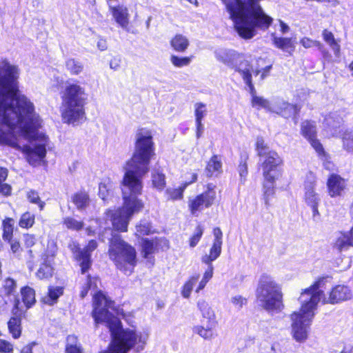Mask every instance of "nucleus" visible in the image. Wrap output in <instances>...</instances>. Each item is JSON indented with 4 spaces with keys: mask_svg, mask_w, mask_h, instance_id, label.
<instances>
[{
    "mask_svg": "<svg viewBox=\"0 0 353 353\" xmlns=\"http://www.w3.org/2000/svg\"><path fill=\"white\" fill-rule=\"evenodd\" d=\"M143 130L139 129L134 150L125 162V172L121 181L123 205L116 209L108 208L104 212L112 228L105 227L99 232L98 238L101 242L105 241L111 230L117 234L127 232L132 216L144 208V203L138 196L142 194L143 178L149 172L151 160L156 154L151 132L148 131L144 135Z\"/></svg>",
    "mask_w": 353,
    "mask_h": 353,
    "instance_id": "f257e3e1",
    "label": "nucleus"
},
{
    "mask_svg": "<svg viewBox=\"0 0 353 353\" xmlns=\"http://www.w3.org/2000/svg\"><path fill=\"white\" fill-rule=\"evenodd\" d=\"M1 125L10 131L0 132V145L21 152L30 164L46 157L48 137L39 132L42 119L35 112H0Z\"/></svg>",
    "mask_w": 353,
    "mask_h": 353,
    "instance_id": "f03ea898",
    "label": "nucleus"
},
{
    "mask_svg": "<svg viewBox=\"0 0 353 353\" xmlns=\"http://www.w3.org/2000/svg\"><path fill=\"white\" fill-rule=\"evenodd\" d=\"M114 301L107 296L101 290L97 291L92 297L91 316L94 325L105 323L110 333V341L106 349L98 353H128L139 345L143 350L145 343L142 335L130 328H123L121 320L109 312L114 310Z\"/></svg>",
    "mask_w": 353,
    "mask_h": 353,
    "instance_id": "7ed1b4c3",
    "label": "nucleus"
},
{
    "mask_svg": "<svg viewBox=\"0 0 353 353\" xmlns=\"http://www.w3.org/2000/svg\"><path fill=\"white\" fill-rule=\"evenodd\" d=\"M224 4L234 28L244 39H250L256 34V28L268 30L273 19L263 10L261 0H221Z\"/></svg>",
    "mask_w": 353,
    "mask_h": 353,
    "instance_id": "20e7f679",
    "label": "nucleus"
},
{
    "mask_svg": "<svg viewBox=\"0 0 353 353\" xmlns=\"http://www.w3.org/2000/svg\"><path fill=\"white\" fill-rule=\"evenodd\" d=\"M254 148L256 155L260 159L259 167L264 179L263 196L265 205L268 208L270 205V198L275 194L274 185L283 174L284 161L276 150L270 149L261 137H257Z\"/></svg>",
    "mask_w": 353,
    "mask_h": 353,
    "instance_id": "39448f33",
    "label": "nucleus"
},
{
    "mask_svg": "<svg viewBox=\"0 0 353 353\" xmlns=\"http://www.w3.org/2000/svg\"><path fill=\"white\" fill-rule=\"evenodd\" d=\"M18 78L15 66L0 65V110H34V104L21 94Z\"/></svg>",
    "mask_w": 353,
    "mask_h": 353,
    "instance_id": "423d86ee",
    "label": "nucleus"
},
{
    "mask_svg": "<svg viewBox=\"0 0 353 353\" xmlns=\"http://www.w3.org/2000/svg\"><path fill=\"white\" fill-rule=\"evenodd\" d=\"M110 260L122 272L132 271L137 263L135 248L125 241L119 234H112L109 239L107 252Z\"/></svg>",
    "mask_w": 353,
    "mask_h": 353,
    "instance_id": "0eeeda50",
    "label": "nucleus"
},
{
    "mask_svg": "<svg viewBox=\"0 0 353 353\" xmlns=\"http://www.w3.org/2000/svg\"><path fill=\"white\" fill-rule=\"evenodd\" d=\"M255 294L256 300L268 312L281 311L284 308L281 285L270 275L261 276Z\"/></svg>",
    "mask_w": 353,
    "mask_h": 353,
    "instance_id": "6e6552de",
    "label": "nucleus"
},
{
    "mask_svg": "<svg viewBox=\"0 0 353 353\" xmlns=\"http://www.w3.org/2000/svg\"><path fill=\"white\" fill-rule=\"evenodd\" d=\"M299 311L290 314L291 335L297 343H305L309 336V328L315 315V310L303 304H300Z\"/></svg>",
    "mask_w": 353,
    "mask_h": 353,
    "instance_id": "1a4fd4ad",
    "label": "nucleus"
},
{
    "mask_svg": "<svg viewBox=\"0 0 353 353\" xmlns=\"http://www.w3.org/2000/svg\"><path fill=\"white\" fill-rule=\"evenodd\" d=\"M212 233L214 235V239L210 248L209 253L201 257V262L208 265V268L203 273V278L195 290L196 292H199L200 290H202L209 281L212 278L214 274L212 262L220 256L222 252L223 232L221 228L219 227L214 228L212 230Z\"/></svg>",
    "mask_w": 353,
    "mask_h": 353,
    "instance_id": "9d476101",
    "label": "nucleus"
},
{
    "mask_svg": "<svg viewBox=\"0 0 353 353\" xmlns=\"http://www.w3.org/2000/svg\"><path fill=\"white\" fill-rule=\"evenodd\" d=\"M216 185L208 183L205 185V190L196 196L190 198L188 201V210L191 214L194 215L205 209L210 208L216 199Z\"/></svg>",
    "mask_w": 353,
    "mask_h": 353,
    "instance_id": "9b49d317",
    "label": "nucleus"
},
{
    "mask_svg": "<svg viewBox=\"0 0 353 353\" xmlns=\"http://www.w3.org/2000/svg\"><path fill=\"white\" fill-rule=\"evenodd\" d=\"M329 278L328 276L318 277L312 285L303 289L299 297L300 304L316 310L323 292L320 290L323 287Z\"/></svg>",
    "mask_w": 353,
    "mask_h": 353,
    "instance_id": "f8f14e48",
    "label": "nucleus"
},
{
    "mask_svg": "<svg viewBox=\"0 0 353 353\" xmlns=\"http://www.w3.org/2000/svg\"><path fill=\"white\" fill-rule=\"evenodd\" d=\"M170 247V241L165 237L143 238L141 242V252L143 259L154 263V254L167 251Z\"/></svg>",
    "mask_w": 353,
    "mask_h": 353,
    "instance_id": "ddd939ff",
    "label": "nucleus"
},
{
    "mask_svg": "<svg viewBox=\"0 0 353 353\" xmlns=\"http://www.w3.org/2000/svg\"><path fill=\"white\" fill-rule=\"evenodd\" d=\"M83 94L84 90L80 85L75 83L67 85L61 97L67 110H81L85 104V99L81 97Z\"/></svg>",
    "mask_w": 353,
    "mask_h": 353,
    "instance_id": "4468645a",
    "label": "nucleus"
},
{
    "mask_svg": "<svg viewBox=\"0 0 353 353\" xmlns=\"http://www.w3.org/2000/svg\"><path fill=\"white\" fill-rule=\"evenodd\" d=\"M301 134L309 142L319 157H327L323 144L317 138L316 127L314 121L305 120L301 124Z\"/></svg>",
    "mask_w": 353,
    "mask_h": 353,
    "instance_id": "2eb2a0df",
    "label": "nucleus"
},
{
    "mask_svg": "<svg viewBox=\"0 0 353 353\" xmlns=\"http://www.w3.org/2000/svg\"><path fill=\"white\" fill-rule=\"evenodd\" d=\"M326 188L330 198L342 197L347 190V179L337 173H330L326 180Z\"/></svg>",
    "mask_w": 353,
    "mask_h": 353,
    "instance_id": "dca6fc26",
    "label": "nucleus"
},
{
    "mask_svg": "<svg viewBox=\"0 0 353 353\" xmlns=\"http://www.w3.org/2000/svg\"><path fill=\"white\" fill-rule=\"evenodd\" d=\"M21 298L18 294L14 295L12 302V307H18L27 314L29 309L32 308L37 302L36 291L28 285L20 288Z\"/></svg>",
    "mask_w": 353,
    "mask_h": 353,
    "instance_id": "f3484780",
    "label": "nucleus"
},
{
    "mask_svg": "<svg viewBox=\"0 0 353 353\" xmlns=\"http://www.w3.org/2000/svg\"><path fill=\"white\" fill-rule=\"evenodd\" d=\"M316 185L315 179H307L304 181L303 201L308 207L311 208L313 218L320 216L319 206L321 199L319 194L315 191Z\"/></svg>",
    "mask_w": 353,
    "mask_h": 353,
    "instance_id": "a211bd4d",
    "label": "nucleus"
},
{
    "mask_svg": "<svg viewBox=\"0 0 353 353\" xmlns=\"http://www.w3.org/2000/svg\"><path fill=\"white\" fill-rule=\"evenodd\" d=\"M98 247L97 241L95 239L90 240L83 248H78L74 259L79 263L80 270L82 274L86 273L92 267V252Z\"/></svg>",
    "mask_w": 353,
    "mask_h": 353,
    "instance_id": "6ab92c4d",
    "label": "nucleus"
},
{
    "mask_svg": "<svg viewBox=\"0 0 353 353\" xmlns=\"http://www.w3.org/2000/svg\"><path fill=\"white\" fill-rule=\"evenodd\" d=\"M327 295V298L323 300V303L335 305L350 300L353 293L348 285L337 284L330 289Z\"/></svg>",
    "mask_w": 353,
    "mask_h": 353,
    "instance_id": "aec40b11",
    "label": "nucleus"
},
{
    "mask_svg": "<svg viewBox=\"0 0 353 353\" xmlns=\"http://www.w3.org/2000/svg\"><path fill=\"white\" fill-rule=\"evenodd\" d=\"M56 250L46 249L41 254L42 263L35 273L36 277L39 280H48L53 276L54 269L52 261L56 256Z\"/></svg>",
    "mask_w": 353,
    "mask_h": 353,
    "instance_id": "412c9836",
    "label": "nucleus"
},
{
    "mask_svg": "<svg viewBox=\"0 0 353 353\" xmlns=\"http://www.w3.org/2000/svg\"><path fill=\"white\" fill-rule=\"evenodd\" d=\"M11 316L7 322L9 334L12 339H18L22 334V321L27 316V314L20 310L18 306L11 308Z\"/></svg>",
    "mask_w": 353,
    "mask_h": 353,
    "instance_id": "4be33fe9",
    "label": "nucleus"
},
{
    "mask_svg": "<svg viewBox=\"0 0 353 353\" xmlns=\"http://www.w3.org/2000/svg\"><path fill=\"white\" fill-rule=\"evenodd\" d=\"M198 179V175L195 172L191 174L190 180L184 181L178 188H169L165 191V196L167 201H175L183 199L184 192L186 188L195 183Z\"/></svg>",
    "mask_w": 353,
    "mask_h": 353,
    "instance_id": "5701e85b",
    "label": "nucleus"
},
{
    "mask_svg": "<svg viewBox=\"0 0 353 353\" xmlns=\"http://www.w3.org/2000/svg\"><path fill=\"white\" fill-rule=\"evenodd\" d=\"M339 236L333 243V248L341 252L353 247V225L347 231H340Z\"/></svg>",
    "mask_w": 353,
    "mask_h": 353,
    "instance_id": "b1692460",
    "label": "nucleus"
},
{
    "mask_svg": "<svg viewBox=\"0 0 353 353\" xmlns=\"http://www.w3.org/2000/svg\"><path fill=\"white\" fill-rule=\"evenodd\" d=\"M208 178L218 176L223 172V163L221 158L218 154H212L206 163L205 168Z\"/></svg>",
    "mask_w": 353,
    "mask_h": 353,
    "instance_id": "393cba45",
    "label": "nucleus"
},
{
    "mask_svg": "<svg viewBox=\"0 0 353 353\" xmlns=\"http://www.w3.org/2000/svg\"><path fill=\"white\" fill-rule=\"evenodd\" d=\"M115 21L121 27L127 28L129 24V14L126 7L123 6L108 5Z\"/></svg>",
    "mask_w": 353,
    "mask_h": 353,
    "instance_id": "a878e982",
    "label": "nucleus"
},
{
    "mask_svg": "<svg viewBox=\"0 0 353 353\" xmlns=\"http://www.w3.org/2000/svg\"><path fill=\"white\" fill-rule=\"evenodd\" d=\"M272 43L275 48L288 53L290 55H292L295 51V39L292 37H276L273 34Z\"/></svg>",
    "mask_w": 353,
    "mask_h": 353,
    "instance_id": "bb28decb",
    "label": "nucleus"
},
{
    "mask_svg": "<svg viewBox=\"0 0 353 353\" xmlns=\"http://www.w3.org/2000/svg\"><path fill=\"white\" fill-rule=\"evenodd\" d=\"M243 54L234 50H225L217 54V59L231 68H239L236 65V61L241 58Z\"/></svg>",
    "mask_w": 353,
    "mask_h": 353,
    "instance_id": "cd10ccee",
    "label": "nucleus"
},
{
    "mask_svg": "<svg viewBox=\"0 0 353 353\" xmlns=\"http://www.w3.org/2000/svg\"><path fill=\"white\" fill-rule=\"evenodd\" d=\"M64 286L49 285L48 292L43 299V303L48 305H54L57 303L59 299L63 295Z\"/></svg>",
    "mask_w": 353,
    "mask_h": 353,
    "instance_id": "c85d7f7f",
    "label": "nucleus"
},
{
    "mask_svg": "<svg viewBox=\"0 0 353 353\" xmlns=\"http://www.w3.org/2000/svg\"><path fill=\"white\" fill-rule=\"evenodd\" d=\"M218 323L208 322L207 325H196L193 327V332L205 340H210L216 336V327Z\"/></svg>",
    "mask_w": 353,
    "mask_h": 353,
    "instance_id": "c756f323",
    "label": "nucleus"
},
{
    "mask_svg": "<svg viewBox=\"0 0 353 353\" xmlns=\"http://www.w3.org/2000/svg\"><path fill=\"white\" fill-rule=\"evenodd\" d=\"M72 202L79 210H83L90 205L89 194L85 190L74 192L72 196Z\"/></svg>",
    "mask_w": 353,
    "mask_h": 353,
    "instance_id": "7c9ffc66",
    "label": "nucleus"
},
{
    "mask_svg": "<svg viewBox=\"0 0 353 353\" xmlns=\"http://www.w3.org/2000/svg\"><path fill=\"white\" fill-rule=\"evenodd\" d=\"M172 50L176 52H185L190 46L188 39L182 34H176L170 41Z\"/></svg>",
    "mask_w": 353,
    "mask_h": 353,
    "instance_id": "2f4dec72",
    "label": "nucleus"
},
{
    "mask_svg": "<svg viewBox=\"0 0 353 353\" xmlns=\"http://www.w3.org/2000/svg\"><path fill=\"white\" fill-rule=\"evenodd\" d=\"M321 35L323 40L333 50L334 54L336 56H339L341 53V46L339 43L340 40L336 39L334 37V33L327 28H325L322 30Z\"/></svg>",
    "mask_w": 353,
    "mask_h": 353,
    "instance_id": "473e14b6",
    "label": "nucleus"
},
{
    "mask_svg": "<svg viewBox=\"0 0 353 353\" xmlns=\"http://www.w3.org/2000/svg\"><path fill=\"white\" fill-rule=\"evenodd\" d=\"M151 182L154 188L162 191L166 186V176L162 170L155 169L151 174Z\"/></svg>",
    "mask_w": 353,
    "mask_h": 353,
    "instance_id": "72a5a7b5",
    "label": "nucleus"
},
{
    "mask_svg": "<svg viewBox=\"0 0 353 353\" xmlns=\"http://www.w3.org/2000/svg\"><path fill=\"white\" fill-rule=\"evenodd\" d=\"M64 353H83V349L77 336L71 334L67 336Z\"/></svg>",
    "mask_w": 353,
    "mask_h": 353,
    "instance_id": "f704fd0d",
    "label": "nucleus"
},
{
    "mask_svg": "<svg viewBox=\"0 0 353 353\" xmlns=\"http://www.w3.org/2000/svg\"><path fill=\"white\" fill-rule=\"evenodd\" d=\"M2 239L10 241L14 237V220L11 217H5L1 223Z\"/></svg>",
    "mask_w": 353,
    "mask_h": 353,
    "instance_id": "c9c22d12",
    "label": "nucleus"
},
{
    "mask_svg": "<svg viewBox=\"0 0 353 353\" xmlns=\"http://www.w3.org/2000/svg\"><path fill=\"white\" fill-rule=\"evenodd\" d=\"M197 306L201 312L202 316L207 319L208 322L218 323L214 312L205 301L201 300L198 301Z\"/></svg>",
    "mask_w": 353,
    "mask_h": 353,
    "instance_id": "e433bc0d",
    "label": "nucleus"
},
{
    "mask_svg": "<svg viewBox=\"0 0 353 353\" xmlns=\"http://www.w3.org/2000/svg\"><path fill=\"white\" fill-rule=\"evenodd\" d=\"M36 222V216L30 211L23 212L18 221V225L21 229L29 230L32 228Z\"/></svg>",
    "mask_w": 353,
    "mask_h": 353,
    "instance_id": "4c0bfd02",
    "label": "nucleus"
},
{
    "mask_svg": "<svg viewBox=\"0 0 353 353\" xmlns=\"http://www.w3.org/2000/svg\"><path fill=\"white\" fill-rule=\"evenodd\" d=\"M136 232L134 235L137 237L149 236L155 233L150 222L141 221L135 226Z\"/></svg>",
    "mask_w": 353,
    "mask_h": 353,
    "instance_id": "58836bf2",
    "label": "nucleus"
},
{
    "mask_svg": "<svg viewBox=\"0 0 353 353\" xmlns=\"http://www.w3.org/2000/svg\"><path fill=\"white\" fill-rule=\"evenodd\" d=\"M340 138L343 149L349 153H353V131L350 130L343 131Z\"/></svg>",
    "mask_w": 353,
    "mask_h": 353,
    "instance_id": "ea45409f",
    "label": "nucleus"
},
{
    "mask_svg": "<svg viewBox=\"0 0 353 353\" xmlns=\"http://www.w3.org/2000/svg\"><path fill=\"white\" fill-rule=\"evenodd\" d=\"M85 112H62L61 117L63 123L75 125L84 117Z\"/></svg>",
    "mask_w": 353,
    "mask_h": 353,
    "instance_id": "a19ab883",
    "label": "nucleus"
},
{
    "mask_svg": "<svg viewBox=\"0 0 353 353\" xmlns=\"http://www.w3.org/2000/svg\"><path fill=\"white\" fill-rule=\"evenodd\" d=\"M26 198L30 203L35 204L38 206L39 211H43L46 206V202L42 201L39 193L33 189H30L26 192Z\"/></svg>",
    "mask_w": 353,
    "mask_h": 353,
    "instance_id": "79ce46f5",
    "label": "nucleus"
},
{
    "mask_svg": "<svg viewBox=\"0 0 353 353\" xmlns=\"http://www.w3.org/2000/svg\"><path fill=\"white\" fill-rule=\"evenodd\" d=\"M235 71L238 72L241 75L244 82L250 89V92L252 95V97L254 96H257L256 94V90L252 83L251 72L248 69L241 70L239 68H235Z\"/></svg>",
    "mask_w": 353,
    "mask_h": 353,
    "instance_id": "37998d69",
    "label": "nucleus"
},
{
    "mask_svg": "<svg viewBox=\"0 0 353 353\" xmlns=\"http://www.w3.org/2000/svg\"><path fill=\"white\" fill-rule=\"evenodd\" d=\"M23 243L24 247L27 251V255L28 259H32L34 258V255L33 251L32 250V248L36 244L37 239L36 236L34 234H23Z\"/></svg>",
    "mask_w": 353,
    "mask_h": 353,
    "instance_id": "c03bdc74",
    "label": "nucleus"
},
{
    "mask_svg": "<svg viewBox=\"0 0 353 353\" xmlns=\"http://www.w3.org/2000/svg\"><path fill=\"white\" fill-rule=\"evenodd\" d=\"M62 223L68 230L74 231H80L84 227V223L83 221L77 220L72 216H66L63 218Z\"/></svg>",
    "mask_w": 353,
    "mask_h": 353,
    "instance_id": "a18cd8bd",
    "label": "nucleus"
},
{
    "mask_svg": "<svg viewBox=\"0 0 353 353\" xmlns=\"http://www.w3.org/2000/svg\"><path fill=\"white\" fill-rule=\"evenodd\" d=\"M17 286V282L14 279L11 277L6 278L3 281L1 286L3 294L6 296H10L16 292Z\"/></svg>",
    "mask_w": 353,
    "mask_h": 353,
    "instance_id": "49530a36",
    "label": "nucleus"
},
{
    "mask_svg": "<svg viewBox=\"0 0 353 353\" xmlns=\"http://www.w3.org/2000/svg\"><path fill=\"white\" fill-rule=\"evenodd\" d=\"M248 154H245L244 155H241L238 165V172L240 175L241 181L242 183H244L245 181L246 177L248 174Z\"/></svg>",
    "mask_w": 353,
    "mask_h": 353,
    "instance_id": "de8ad7c7",
    "label": "nucleus"
},
{
    "mask_svg": "<svg viewBox=\"0 0 353 353\" xmlns=\"http://www.w3.org/2000/svg\"><path fill=\"white\" fill-rule=\"evenodd\" d=\"M65 67L72 75H78L83 70V65L73 58L65 61Z\"/></svg>",
    "mask_w": 353,
    "mask_h": 353,
    "instance_id": "09e8293b",
    "label": "nucleus"
},
{
    "mask_svg": "<svg viewBox=\"0 0 353 353\" xmlns=\"http://www.w3.org/2000/svg\"><path fill=\"white\" fill-rule=\"evenodd\" d=\"M199 274H195L190 276L182 287L181 294L184 298H189L192 290L194 285L197 282Z\"/></svg>",
    "mask_w": 353,
    "mask_h": 353,
    "instance_id": "8fccbe9b",
    "label": "nucleus"
},
{
    "mask_svg": "<svg viewBox=\"0 0 353 353\" xmlns=\"http://www.w3.org/2000/svg\"><path fill=\"white\" fill-rule=\"evenodd\" d=\"M193 59V55L185 57L172 55L170 57V61L174 67L183 68L189 65Z\"/></svg>",
    "mask_w": 353,
    "mask_h": 353,
    "instance_id": "3c124183",
    "label": "nucleus"
},
{
    "mask_svg": "<svg viewBox=\"0 0 353 353\" xmlns=\"http://www.w3.org/2000/svg\"><path fill=\"white\" fill-rule=\"evenodd\" d=\"M204 232V228L201 224H198L196 226L195 232L191 235L189 239V245L190 248H194L201 239Z\"/></svg>",
    "mask_w": 353,
    "mask_h": 353,
    "instance_id": "603ef678",
    "label": "nucleus"
},
{
    "mask_svg": "<svg viewBox=\"0 0 353 353\" xmlns=\"http://www.w3.org/2000/svg\"><path fill=\"white\" fill-rule=\"evenodd\" d=\"M10 244V250L12 253L18 259H21L23 252V248L22 247L19 240L14 239V237L10 241H4Z\"/></svg>",
    "mask_w": 353,
    "mask_h": 353,
    "instance_id": "864d4df0",
    "label": "nucleus"
},
{
    "mask_svg": "<svg viewBox=\"0 0 353 353\" xmlns=\"http://www.w3.org/2000/svg\"><path fill=\"white\" fill-rule=\"evenodd\" d=\"M251 104L253 108L257 109H265L269 110L270 109V104L268 100L262 97L254 96L251 99Z\"/></svg>",
    "mask_w": 353,
    "mask_h": 353,
    "instance_id": "5fc2aeb1",
    "label": "nucleus"
},
{
    "mask_svg": "<svg viewBox=\"0 0 353 353\" xmlns=\"http://www.w3.org/2000/svg\"><path fill=\"white\" fill-rule=\"evenodd\" d=\"M110 187L111 182L110 180H108L107 182H101L99 184V195L103 201H105L107 199V197L109 195Z\"/></svg>",
    "mask_w": 353,
    "mask_h": 353,
    "instance_id": "6e6d98bb",
    "label": "nucleus"
},
{
    "mask_svg": "<svg viewBox=\"0 0 353 353\" xmlns=\"http://www.w3.org/2000/svg\"><path fill=\"white\" fill-rule=\"evenodd\" d=\"M327 125L331 131H336L337 128H341L343 124V121L341 118H336L334 119L332 117L325 119Z\"/></svg>",
    "mask_w": 353,
    "mask_h": 353,
    "instance_id": "4d7b16f0",
    "label": "nucleus"
},
{
    "mask_svg": "<svg viewBox=\"0 0 353 353\" xmlns=\"http://www.w3.org/2000/svg\"><path fill=\"white\" fill-rule=\"evenodd\" d=\"M300 43L305 48H312V46H316L320 48L323 46L320 41L312 40L309 37H303L302 39H301Z\"/></svg>",
    "mask_w": 353,
    "mask_h": 353,
    "instance_id": "13d9d810",
    "label": "nucleus"
},
{
    "mask_svg": "<svg viewBox=\"0 0 353 353\" xmlns=\"http://www.w3.org/2000/svg\"><path fill=\"white\" fill-rule=\"evenodd\" d=\"M13 344L3 339H0V353H13Z\"/></svg>",
    "mask_w": 353,
    "mask_h": 353,
    "instance_id": "bf43d9fd",
    "label": "nucleus"
},
{
    "mask_svg": "<svg viewBox=\"0 0 353 353\" xmlns=\"http://www.w3.org/2000/svg\"><path fill=\"white\" fill-rule=\"evenodd\" d=\"M196 112V137L199 138L201 136L203 128L201 123L202 119L204 117V112Z\"/></svg>",
    "mask_w": 353,
    "mask_h": 353,
    "instance_id": "052dcab7",
    "label": "nucleus"
},
{
    "mask_svg": "<svg viewBox=\"0 0 353 353\" xmlns=\"http://www.w3.org/2000/svg\"><path fill=\"white\" fill-rule=\"evenodd\" d=\"M12 188L11 185L1 182L0 183V195L4 197H9L12 195Z\"/></svg>",
    "mask_w": 353,
    "mask_h": 353,
    "instance_id": "680f3d73",
    "label": "nucleus"
},
{
    "mask_svg": "<svg viewBox=\"0 0 353 353\" xmlns=\"http://www.w3.org/2000/svg\"><path fill=\"white\" fill-rule=\"evenodd\" d=\"M231 301L234 306L241 308L247 304L248 299L245 297H243L242 296L239 295L232 297Z\"/></svg>",
    "mask_w": 353,
    "mask_h": 353,
    "instance_id": "e2e57ef3",
    "label": "nucleus"
},
{
    "mask_svg": "<svg viewBox=\"0 0 353 353\" xmlns=\"http://www.w3.org/2000/svg\"><path fill=\"white\" fill-rule=\"evenodd\" d=\"M98 280H99L98 276H92L88 274L86 276V281H85V285L89 287L90 290H91V289L94 290V289L97 288V281Z\"/></svg>",
    "mask_w": 353,
    "mask_h": 353,
    "instance_id": "0e129e2a",
    "label": "nucleus"
},
{
    "mask_svg": "<svg viewBox=\"0 0 353 353\" xmlns=\"http://www.w3.org/2000/svg\"><path fill=\"white\" fill-rule=\"evenodd\" d=\"M37 345L35 341L30 342L21 347L19 353H33V347Z\"/></svg>",
    "mask_w": 353,
    "mask_h": 353,
    "instance_id": "69168bd1",
    "label": "nucleus"
},
{
    "mask_svg": "<svg viewBox=\"0 0 353 353\" xmlns=\"http://www.w3.org/2000/svg\"><path fill=\"white\" fill-rule=\"evenodd\" d=\"M326 160L323 162V168L328 171H332L334 170V164L332 161L328 160L330 158V155L328 154L327 157H324Z\"/></svg>",
    "mask_w": 353,
    "mask_h": 353,
    "instance_id": "338daca9",
    "label": "nucleus"
},
{
    "mask_svg": "<svg viewBox=\"0 0 353 353\" xmlns=\"http://www.w3.org/2000/svg\"><path fill=\"white\" fill-rule=\"evenodd\" d=\"M8 176V170L3 167H0V183L4 182Z\"/></svg>",
    "mask_w": 353,
    "mask_h": 353,
    "instance_id": "774afa93",
    "label": "nucleus"
}]
</instances>
